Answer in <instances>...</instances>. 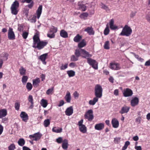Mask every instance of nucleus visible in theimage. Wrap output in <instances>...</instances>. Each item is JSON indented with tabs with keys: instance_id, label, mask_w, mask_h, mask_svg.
<instances>
[{
	"instance_id": "f257e3e1",
	"label": "nucleus",
	"mask_w": 150,
	"mask_h": 150,
	"mask_svg": "<svg viewBox=\"0 0 150 150\" xmlns=\"http://www.w3.org/2000/svg\"><path fill=\"white\" fill-rule=\"evenodd\" d=\"M132 33V30L130 27L127 25H125L122 29L120 35L129 36Z\"/></svg>"
},
{
	"instance_id": "f03ea898",
	"label": "nucleus",
	"mask_w": 150,
	"mask_h": 150,
	"mask_svg": "<svg viewBox=\"0 0 150 150\" xmlns=\"http://www.w3.org/2000/svg\"><path fill=\"white\" fill-rule=\"evenodd\" d=\"M103 89L100 85H96L95 87V95L98 98H101L102 96Z\"/></svg>"
},
{
	"instance_id": "7ed1b4c3",
	"label": "nucleus",
	"mask_w": 150,
	"mask_h": 150,
	"mask_svg": "<svg viewBox=\"0 0 150 150\" xmlns=\"http://www.w3.org/2000/svg\"><path fill=\"white\" fill-rule=\"evenodd\" d=\"M19 4L18 1H15L11 5V13L13 14L16 15L18 11V8L19 7Z\"/></svg>"
},
{
	"instance_id": "20e7f679",
	"label": "nucleus",
	"mask_w": 150,
	"mask_h": 150,
	"mask_svg": "<svg viewBox=\"0 0 150 150\" xmlns=\"http://www.w3.org/2000/svg\"><path fill=\"white\" fill-rule=\"evenodd\" d=\"M87 63L94 69H97L98 68V62L95 60L90 58H87Z\"/></svg>"
},
{
	"instance_id": "39448f33",
	"label": "nucleus",
	"mask_w": 150,
	"mask_h": 150,
	"mask_svg": "<svg viewBox=\"0 0 150 150\" xmlns=\"http://www.w3.org/2000/svg\"><path fill=\"white\" fill-rule=\"evenodd\" d=\"M48 42L44 41H40L36 45L33 46V47L35 48H38V50H40L43 49L47 44Z\"/></svg>"
},
{
	"instance_id": "423d86ee",
	"label": "nucleus",
	"mask_w": 150,
	"mask_h": 150,
	"mask_svg": "<svg viewBox=\"0 0 150 150\" xmlns=\"http://www.w3.org/2000/svg\"><path fill=\"white\" fill-rule=\"evenodd\" d=\"M85 118L89 121H92L93 118V111L91 110H88L85 114Z\"/></svg>"
},
{
	"instance_id": "0eeeda50",
	"label": "nucleus",
	"mask_w": 150,
	"mask_h": 150,
	"mask_svg": "<svg viewBox=\"0 0 150 150\" xmlns=\"http://www.w3.org/2000/svg\"><path fill=\"white\" fill-rule=\"evenodd\" d=\"M110 69L115 70H119L121 69L120 64L116 62L110 63Z\"/></svg>"
},
{
	"instance_id": "6e6552de",
	"label": "nucleus",
	"mask_w": 150,
	"mask_h": 150,
	"mask_svg": "<svg viewBox=\"0 0 150 150\" xmlns=\"http://www.w3.org/2000/svg\"><path fill=\"white\" fill-rule=\"evenodd\" d=\"M41 136L42 135L38 132L33 135H30L29 137L30 139H32L33 141H37L40 139Z\"/></svg>"
},
{
	"instance_id": "1a4fd4ad",
	"label": "nucleus",
	"mask_w": 150,
	"mask_h": 150,
	"mask_svg": "<svg viewBox=\"0 0 150 150\" xmlns=\"http://www.w3.org/2000/svg\"><path fill=\"white\" fill-rule=\"evenodd\" d=\"M81 53L82 57L84 58H90L92 57V55L89 54L88 52L84 49H81Z\"/></svg>"
},
{
	"instance_id": "9d476101",
	"label": "nucleus",
	"mask_w": 150,
	"mask_h": 150,
	"mask_svg": "<svg viewBox=\"0 0 150 150\" xmlns=\"http://www.w3.org/2000/svg\"><path fill=\"white\" fill-rule=\"evenodd\" d=\"M123 94L124 96L126 97L132 96L133 93L132 91L130 89L127 88L124 90Z\"/></svg>"
},
{
	"instance_id": "9b49d317",
	"label": "nucleus",
	"mask_w": 150,
	"mask_h": 150,
	"mask_svg": "<svg viewBox=\"0 0 150 150\" xmlns=\"http://www.w3.org/2000/svg\"><path fill=\"white\" fill-rule=\"evenodd\" d=\"M8 38L10 40H13L15 39V35L12 28H10L8 30Z\"/></svg>"
},
{
	"instance_id": "f8f14e48",
	"label": "nucleus",
	"mask_w": 150,
	"mask_h": 150,
	"mask_svg": "<svg viewBox=\"0 0 150 150\" xmlns=\"http://www.w3.org/2000/svg\"><path fill=\"white\" fill-rule=\"evenodd\" d=\"M139 101V100L138 98L135 97L133 98L131 101V106L132 107H134L137 105L138 104Z\"/></svg>"
},
{
	"instance_id": "ddd939ff",
	"label": "nucleus",
	"mask_w": 150,
	"mask_h": 150,
	"mask_svg": "<svg viewBox=\"0 0 150 150\" xmlns=\"http://www.w3.org/2000/svg\"><path fill=\"white\" fill-rule=\"evenodd\" d=\"M48 55V53H46L40 55L39 57V59L42 62L43 64L45 65L46 64L45 60L47 59Z\"/></svg>"
},
{
	"instance_id": "4468645a",
	"label": "nucleus",
	"mask_w": 150,
	"mask_h": 150,
	"mask_svg": "<svg viewBox=\"0 0 150 150\" xmlns=\"http://www.w3.org/2000/svg\"><path fill=\"white\" fill-rule=\"evenodd\" d=\"M84 31L87 32V33L90 35H94L95 33V32L92 27H88L86 28Z\"/></svg>"
},
{
	"instance_id": "2eb2a0df",
	"label": "nucleus",
	"mask_w": 150,
	"mask_h": 150,
	"mask_svg": "<svg viewBox=\"0 0 150 150\" xmlns=\"http://www.w3.org/2000/svg\"><path fill=\"white\" fill-rule=\"evenodd\" d=\"M129 107L124 105L122 108L121 110L119 111V113L121 114L127 113L129 111Z\"/></svg>"
},
{
	"instance_id": "dca6fc26",
	"label": "nucleus",
	"mask_w": 150,
	"mask_h": 150,
	"mask_svg": "<svg viewBox=\"0 0 150 150\" xmlns=\"http://www.w3.org/2000/svg\"><path fill=\"white\" fill-rule=\"evenodd\" d=\"M33 46L36 45L37 43L40 41L39 35L37 33H36L33 36Z\"/></svg>"
},
{
	"instance_id": "f3484780",
	"label": "nucleus",
	"mask_w": 150,
	"mask_h": 150,
	"mask_svg": "<svg viewBox=\"0 0 150 150\" xmlns=\"http://www.w3.org/2000/svg\"><path fill=\"white\" fill-rule=\"evenodd\" d=\"M20 116L22 118L23 121L24 122H27L28 119V117L27 114L24 112H21Z\"/></svg>"
},
{
	"instance_id": "a211bd4d",
	"label": "nucleus",
	"mask_w": 150,
	"mask_h": 150,
	"mask_svg": "<svg viewBox=\"0 0 150 150\" xmlns=\"http://www.w3.org/2000/svg\"><path fill=\"white\" fill-rule=\"evenodd\" d=\"M73 110L72 106H70L67 108L65 111V114L67 116H70L73 113Z\"/></svg>"
},
{
	"instance_id": "6ab92c4d",
	"label": "nucleus",
	"mask_w": 150,
	"mask_h": 150,
	"mask_svg": "<svg viewBox=\"0 0 150 150\" xmlns=\"http://www.w3.org/2000/svg\"><path fill=\"white\" fill-rule=\"evenodd\" d=\"M104 127V123H100L96 124L95 126V129L96 130H100L103 129Z\"/></svg>"
},
{
	"instance_id": "aec40b11",
	"label": "nucleus",
	"mask_w": 150,
	"mask_h": 150,
	"mask_svg": "<svg viewBox=\"0 0 150 150\" xmlns=\"http://www.w3.org/2000/svg\"><path fill=\"white\" fill-rule=\"evenodd\" d=\"M111 123L113 127L117 128L118 127L119 125V122L115 118L112 119Z\"/></svg>"
},
{
	"instance_id": "412c9836",
	"label": "nucleus",
	"mask_w": 150,
	"mask_h": 150,
	"mask_svg": "<svg viewBox=\"0 0 150 150\" xmlns=\"http://www.w3.org/2000/svg\"><path fill=\"white\" fill-rule=\"evenodd\" d=\"M40 82L39 78H37L33 80V86L36 88L39 86V84Z\"/></svg>"
},
{
	"instance_id": "4be33fe9",
	"label": "nucleus",
	"mask_w": 150,
	"mask_h": 150,
	"mask_svg": "<svg viewBox=\"0 0 150 150\" xmlns=\"http://www.w3.org/2000/svg\"><path fill=\"white\" fill-rule=\"evenodd\" d=\"M60 35L61 37L64 38H66L68 37L67 33L63 29L60 30Z\"/></svg>"
},
{
	"instance_id": "5701e85b",
	"label": "nucleus",
	"mask_w": 150,
	"mask_h": 150,
	"mask_svg": "<svg viewBox=\"0 0 150 150\" xmlns=\"http://www.w3.org/2000/svg\"><path fill=\"white\" fill-rule=\"evenodd\" d=\"M42 5H40L36 11V13L37 14V18L39 19L41 15L42 12Z\"/></svg>"
},
{
	"instance_id": "b1692460",
	"label": "nucleus",
	"mask_w": 150,
	"mask_h": 150,
	"mask_svg": "<svg viewBox=\"0 0 150 150\" xmlns=\"http://www.w3.org/2000/svg\"><path fill=\"white\" fill-rule=\"evenodd\" d=\"M7 115V110L5 109L0 110V118L5 117Z\"/></svg>"
},
{
	"instance_id": "393cba45",
	"label": "nucleus",
	"mask_w": 150,
	"mask_h": 150,
	"mask_svg": "<svg viewBox=\"0 0 150 150\" xmlns=\"http://www.w3.org/2000/svg\"><path fill=\"white\" fill-rule=\"evenodd\" d=\"M82 38V36L81 35H79V34H77L74 37L73 40L76 42H79L81 40Z\"/></svg>"
},
{
	"instance_id": "a878e982",
	"label": "nucleus",
	"mask_w": 150,
	"mask_h": 150,
	"mask_svg": "<svg viewBox=\"0 0 150 150\" xmlns=\"http://www.w3.org/2000/svg\"><path fill=\"white\" fill-rule=\"evenodd\" d=\"M78 5L79 9H81L82 11H85L86 10V6L85 5L79 2L78 3Z\"/></svg>"
},
{
	"instance_id": "bb28decb",
	"label": "nucleus",
	"mask_w": 150,
	"mask_h": 150,
	"mask_svg": "<svg viewBox=\"0 0 150 150\" xmlns=\"http://www.w3.org/2000/svg\"><path fill=\"white\" fill-rule=\"evenodd\" d=\"M64 98L67 103H69L70 102L71 98L69 92H67L66 95L64 97Z\"/></svg>"
},
{
	"instance_id": "cd10ccee",
	"label": "nucleus",
	"mask_w": 150,
	"mask_h": 150,
	"mask_svg": "<svg viewBox=\"0 0 150 150\" xmlns=\"http://www.w3.org/2000/svg\"><path fill=\"white\" fill-rule=\"evenodd\" d=\"M110 28L112 30H115L117 28V27L114 25V21L113 19H112L110 21Z\"/></svg>"
},
{
	"instance_id": "c85d7f7f",
	"label": "nucleus",
	"mask_w": 150,
	"mask_h": 150,
	"mask_svg": "<svg viewBox=\"0 0 150 150\" xmlns=\"http://www.w3.org/2000/svg\"><path fill=\"white\" fill-rule=\"evenodd\" d=\"M98 100V98L95 97L93 100H90L89 101V104L91 105H94L97 102Z\"/></svg>"
},
{
	"instance_id": "c756f323",
	"label": "nucleus",
	"mask_w": 150,
	"mask_h": 150,
	"mask_svg": "<svg viewBox=\"0 0 150 150\" xmlns=\"http://www.w3.org/2000/svg\"><path fill=\"white\" fill-rule=\"evenodd\" d=\"M68 142L67 139H65L63 140L62 144V147L64 149H66L68 148Z\"/></svg>"
},
{
	"instance_id": "7c9ffc66",
	"label": "nucleus",
	"mask_w": 150,
	"mask_h": 150,
	"mask_svg": "<svg viewBox=\"0 0 150 150\" xmlns=\"http://www.w3.org/2000/svg\"><path fill=\"white\" fill-rule=\"evenodd\" d=\"M86 45V42L84 39H83L78 44V47L81 48L85 46Z\"/></svg>"
},
{
	"instance_id": "2f4dec72",
	"label": "nucleus",
	"mask_w": 150,
	"mask_h": 150,
	"mask_svg": "<svg viewBox=\"0 0 150 150\" xmlns=\"http://www.w3.org/2000/svg\"><path fill=\"white\" fill-rule=\"evenodd\" d=\"M79 128L80 131L82 133H84L86 132V128L84 125L79 127Z\"/></svg>"
},
{
	"instance_id": "473e14b6",
	"label": "nucleus",
	"mask_w": 150,
	"mask_h": 150,
	"mask_svg": "<svg viewBox=\"0 0 150 150\" xmlns=\"http://www.w3.org/2000/svg\"><path fill=\"white\" fill-rule=\"evenodd\" d=\"M40 104L43 108H45L47 106L48 103L46 100L42 99L41 101Z\"/></svg>"
},
{
	"instance_id": "72a5a7b5",
	"label": "nucleus",
	"mask_w": 150,
	"mask_h": 150,
	"mask_svg": "<svg viewBox=\"0 0 150 150\" xmlns=\"http://www.w3.org/2000/svg\"><path fill=\"white\" fill-rule=\"evenodd\" d=\"M88 16V14L87 12H84L81 13L79 17L81 19L85 20L87 19V17Z\"/></svg>"
},
{
	"instance_id": "f704fd0d",
	"label": "nucleus",
	"mask_w": 150,
	"mask_h": 150,
	"mask_svg": "<svg viewBox=\"0 0 150 150\" xmlns=\"http://www.w3.org/2000/svg\"><path fill=\"white\" fill-rule=\"evenodd\" d=\"M20 73L21 75H25L26 74V70L24 68L21 67L19 70Z\"/></svg>"
},
{
	"instance_id": "c9c22d12",
	"label": "nucleus",
	"mask_w": 150,
	"mask_h": 150,
	"mask_svg": "<svg viewBox=\"0 0 150 150\" xmlns=\"http://www.w3.org/2000/svg\"><path fill=\"white\" fill-rule=\"evenodd\" d=\"M18 144L21 146H23L25 143L24 139L23 138H20L18 141Z\"/></svg>"
},
{
	"instance_id": "e433bc0d",
	"label": "nucleus",
	"mask_w": 150,
	"mask_h": 150,
	"mask_svg": "<svg viewBox=\"0 0 150 150\" xmlns=\"http://www.w3.org/2000/svg\"><path fill=\"white\" fill-rule=\"evenodd\" d=\"M67 73L69 77H73L75 75V72L73 70L68 71Z\"/></svg>"
},
{
	"instance_id": "4c0bfd02",
	"label": "nucleus",
	"mask_w": 150,
	"mask_h": 150,
	"mask_svg": "<svg viewBox=\"0 0 150 150\" xmlns=\"http://www.w3.org/2000/svg\"><path fill=\"white\" fill-rule=\"evenodd\" d=\"M57 28L53 26H52L50 30V33H54V34L57 33Z\"/></svg>"
},
{
	"instance_id": "58836bf2",
	"label": "nucleus",
	"mask_w": 150,
	"mask_h": 150,
	"mask_svg": "<svg viewBox=\"0 0 150 150\" xmlns=\"http://www.w3.org/2000/svg\"><path fill=\"white\" fill-rule=\"evenodd\" d=\"M52 131L54 132L57 133H60L62 131V128H59V129H57L56 127H55L52 129Z\"/></svg>"
},
{
	"instance_id": "ea45409f",
	"label": "nucleus",
	"mask_w": 150,
	"mask_h": 150,
	"mask_svg": "<svg viewBox=\"0 0 150 150\" xmlns=\"http://www.w3.org/2000/svg\"><path fill=\"white\" fill-rule=\"evenodd\" d=\"M28 79L27 76L24 75L22 78V82L23 84H25L27 82Z\"/></svg>"
},
{
	"instance_id": "a19ab883",
	"label": "nucleus",
	"mask_w": 150,
	"mask_h": 150,
	"mask_svg": "<svg viewBox=\"0 0 150 150\" xmlns=\"http://www.w3.org/2000/svg\"><path fill=\"white\" fill-rule=\"evenodd\" d=\"M50 124V120L49 119H47L45 120L44 122V125L45 127L49 126Z\"/></svg>"
},
{
	"instance_id": "79ce46f5",
	"label": "nucleus",
	"mask_w": 150,
	"mask_h": 150,
	"mask_svg": "<svg viewBox=\"0 0 150 150\" xmlns=\"http://www.w3.org/2000/svg\"><path fill=\"white\" fill-rule=\"evenodd\" d=\"M26 87L28 91H30L32 89L33 86L31 83L28 82L27 83Z\"/></svg>"
},
{
	"instance_id": "37998d69",
	"label": "nucleus",
	"mask_w": 150,
	"mask_h": 150,
	"mask_svg": "<svg viewBox=\"0 0 150 150\" xmlns=\"http://www.w3.org/2000/svg\"><path fill=\"white\" fill-rule=\"evenodd\" d=\"M130 142L127 141L125 142L124 146L122 147V150H125L127 148L128 146L130 145Z\"/></svg>"
},
{
	"instance_id": "c03bdc74",
	"label": "nucleus",
	"mask_w": 150,
	"mask_h": 150,
	"mask_svg": "<svg viewBox=\"0 0 150 150\" xmlns=\"http://www.w3.org/2000/svg\"><path fill=\"white\" fill-rule=\"evenodd\" d=\"M54 90V88L52 87V88L49 89L47 90L46 92V93L48 95L50 94H52Z\"/></svg>"
},
{
	"instance_id": "a18cd8bd",
	"label": "nucleus",
	"mask_w": 150,
	"mask_h": 150,
	"mask_svg": "<svg viewBox=\"0 0 150 150\" xmlns=\"http://www.w3.org/2000/svg\"><path fill=\"white\" fill-rule=\"evenodd\" d=\"M101 8H102L105 10L107 11H110V9H109L108 7L106 5L103 4H101Z\"/></svg>"
},
{
	"instance_id": "49530a36",
	"label": "nucleus",
	"mask_w": 150,
	"mask_h": 150,
	"mask_svg": "<svg viewBox=\"0 0 150 150\" xmlns=\"http://www.w3.org/2000/svg\"><path fill=\"white\" fill-rule=\"evenodd\" d=\"M104 48L106 49H109V41H106L105 42L104 45Z\"/></svg>"
},
{
	"instance_id": "de8ad7c7",
	"label": "nucleus",
	"mask_w": 150,
	"mask_h": 150,
	"mask_svg": "<svg viewBox=\"0 0 150 150\" xmlns=\"http://www.w3.org/2000/svg\"><path fill=\"white\" fill-rule=\"evenodd\" d=\"M8 150H14L16 148L15 144L13 143L11 144L8 147Z\"/></svg>"
},
{
	"instance_id": "09e8293b",
	"label": "nucleus",
	"mask_w": 150,
	"mask_h": 150,
	"mask_svg": "<svg viewBox=\"0 0 150 150\" xmlns=\"http://www.w3.org/2000/svg\"><path fill=\"white\" fill-rule=\"evenodd\" d=\"M78 57L74 55H72L71 57V61H76L78 60Z\"/></svg>"
},
{
	"instance_id": "8fccbe9b",
	"label": "nucleus",
	"mask_w": 150,
	"mask_h": 150,
	"mask_svg": "<svg viewBox=\"0 0 150 150\" xmlns=\"http://www.w3.org/2000/svg\"><path fill=\"white\" fill-rule=\"evenodd\" d=\"M68 64L67 63L65 64H62V66L60 67V68L61 70H64L67 69L68 67Z\"/></svg>"
},
{
	"instance_id": "3c124183",
	"label": "nucleus",
	"mask_w": 150,
	"mask_h": 150,
	"mask_svg": "<svg viewBox=\"0 0 150 150\" xmlns=\"http://www.w3.org/2000/svg\"><path fill=\"white\" fill-rule=\"evenodd\" d=\"M109 31L110 30L109 27L107 25V27L104 30V34L105 35H107L109 34Z\"/></svg>"
},
{
	"instance_id": "603ef678",
	"label": "nucleus",
	"mask_w": 150,
	"mask_h": 150,
	"mask_svg": "<svg viewBox=\"0 0 150 150\" xmlns=\"http://www.w3.org/2000/svg\"><path fill=\"white\" fill-rule=\"evenodd\" d=\"M14 105L15 109L17 110H18L20 106V103L18 102H16L15 103Z\"/></svg>"
},
{
	"instance_id": "864d4df0",
	"label": "nucleus",
	"mask_w": 150,
	"mask_h": 150,
	"mask_svg": "<svg viewBox=\"0 0 150 150\" xmlns=\"http://www.w3.org/2000/svg\"><path fill=\"white\" fill-rule=\"evenodd\" d=\"M75 54L77 57H79L81 54V49L79 50H76L75 52Z\"/></svg>"
},
{
	"instance_id": "5fc2aeb1",
	"label": "nucleus",
	"mask_w": 150,
	"mask_h": 150,
	"mask_svg": "<svg viewBox=\"0 0 150 150\" xmlns=\"http://www.w3.org/2000/svg\"><path fill=\"white\" fill-rule=\"evenodd\" d=\"M47 36L50 38H54L55 35L54 33L49 32L47 34Z\"/></svg>"
},
{
	"instance_id": "6e6d98bb",
	"label": "nucleus",
	"mask_w": 150,
	"mask_h": 150,
	"mask_svg": "<svg viewBox=\"0 0 150 150\" xmlns=\"http://www.w3.org/2000/svg\"><path fill=\"white\" fill-rule=\"evenodd\" d=\"M28 33L26 32H23L22 36L23 38L24 39H26L28 35Z\"/></svg>"
},
{
	"instance_id": "4d7b16f0",
	"label": "nucleus",
	"mask_w": 150,
	"mask_h": 150,
	"mask_svg": "<svg viewBox=\"0 0 150 150\" xmlns=\"http://www.w3.org/2000/svg\"><path fill=\"white\" fill-rule=\"evenodd\" d=\"M28 101L29 102H30V103H32L33 102V96L31 95H30L29 96L28 98Z\"/></svg>"
},
{
	"instance_id": "13d9d810",
	"label": "nucleus",
	"mask_w": 150,
	"mask_h": 150,
	"mask_svg": "<svg viewBox=\"0 0 150 150\" xmlns=\"http://www.w3.org/2000/svg\"><path fill=\"white\" fill-rule=\"evenodd\" d=\"M30 3V4H28L27 6L29 8L31 9L34 5V2L33 1H32Z\"/></svg>"
},
{
	"instance_id": "bf43d9fd",
	"label": "nucleus",
	"mask_w": 150,
	"mask_h": 150,
	"mask_svg": "<svg viewBox=\"0 0 150 150\" xmlns=\"http://www.w3.org/2000/svg\"><path fill=\"white\" fill-rule=\"evenodd\" d=\"M21 3H23L26 2L27 3H30L32 0H20Z\"/></svg>"
},
{
	"instance_id": "052dcab7",
	"label": "nucleus",
	"mask_w": 150,
	"mask_h": 150,
	"mask_svg": "<svg viewBox=\"0 0 150 150\" xmlns=\"http://www.w3.org/2000/svg\"><path fill=\"white\" fill-rule=\"evenodd\" d=\"M56 141L59 143H61L62 141V138L61 137H59L57 139Z\"/></svg>"
},
{
	"instance_id": "680f3d73",
	"label": "nucleus",
	"mask_w": 150,
	"mask_h": 150,
	"mask_svg": "<svg viewBox=\"0 0 150 150\" xmlns=\"http://www.w3.org/2000/svg\"><path fill=\"white\" fill-rule=\"evenodd\" d=\"M64 101L63 100H61L59 101V104L58 105V106L59 107L61 106H62L64 104Z\"/></svg>"
},
{
	"instance_id": "e2e57ef3",
	"label": "nucleus",
	"mask_w": 150,
	"mask_h": 150,
	"mask_svg": "<svg viewBox=\"0 0 150 150\" xmlns=\"http://www.w3.org/2000/svg\"><path fill=\"white\" fill-rule=\"evenodd\" d=\"M69 66L71 67L74 68L76 66V64L75 63L71 62L69 64Z\"/></svg>"
},
{
	"instance_id": "0e129e2a",
	"label": "nucleus",
	"mask_w": 150,
	"mask_h": 150,
	"mask_svg": "<svg viewBox=\"0 0 150 150\" xmlns=\"http://www.w3.org/2000/svg\"><path fill=\"white\" fill-rule=\"evenodd\" d=\"M136 13H137L136 11H135L134 12H132V13H131L130 14V17L131 18H133L134 16H135Z\"/></svg>"
},
{
	"instance_id": "69168bd1",
	"label": "nucleus",
	"mask_w": 150,
	"mask_h": 150,
	"mask_svg": "<svg viewBox=\"0 0 150 150\" xmlns=\"http://www.w3.org/2000/svg\"><path fill=\"white\" fill-rule=\"evenodd\" d=\"M114 94L116 96H117L119 95V91L118 89H115L114 92Z\"/></svg>"
},
{
	"instance_id": "338daca9",
	"label": "nucleus",
	"mask_w": 150,
	"mask_h": 150,
	"mask_svg": "<svg viewBox=\"0 0 150 150\" xmlns=\"http://www.w3.org/2000/svg\"><path fill=\"white\" fill-rule=\"evenodd\" d=\"M83 122V120L82 119L78 122V125L79 126V127L83 125L82 124Z\"/></svg>"
},
{
	"instance_id": "774afa93",
	"label": "nucleus",
	"mask_w": 150,
	"mask_h": 150,
	"mask_svg": "<svg viewBox=\"0 0 150 150\" xmlns=\"http://www.w3.org/2000/svg\"><path fill=\"white\" fill-rule=\"evenodd\" d=\"M141 118L140 117H139L136 119V122L139 123H140L141 121Z\"/></svg>"
}]
</instances>
